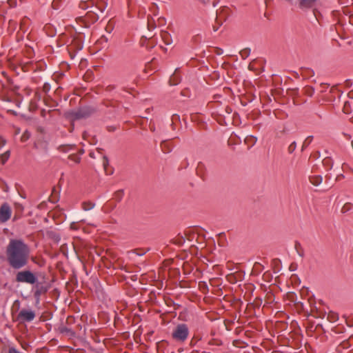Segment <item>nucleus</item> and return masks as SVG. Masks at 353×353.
Here are the masks:
<instances>
[{
    "label": "nucleus",
    "instance_id": "nucleus-1",
    "mask_svg": "<svg viewBox=\"0 0 353 353\" xmlns=\"http://www.w3.org/2000/svg\"><path fill=\"white\" fill-rule=\"evenodd\" d=\"M6 252L7 261L13 269H21L28 263L30 250L21 239H10Z\"/></svg>",
    "mask_w": 353,
    "mask_h": 353
},
{
    "label": "nucleus",
    "instance_id": "nucleus-2",
    "mask_svg": "<svg viewBox=\"0 0 353 353\" xmlns=\"http://www.w3.org/2000/svg\"><path fill=\"white\" fill-rule=\"evenodd\" d=\"M189 336V328L185 323L178 324L172 330V338L179 343H183Z\"/></svg>",
    "mask_w": 353,
    "mask_h": 353
},
{
    "label": "nucleus",
    "instance_id": "nucleus-3",
    "mask_svg": "<svg viewBox=\"0 0 353 353\" xmlns=\"http://www.w3.org/2000/svg\"><path fill=\"white\" fill-rule=\"evenodd\" d=\"M16 281L18 283H26L34 285L37 281L36 275L30 270L18 272L16 274Z\"/></svg>",
    "mask_w": 353,
    "mask_h": 353
},
{
    "label": "nucleus",
    "instance_id": "nucleus-4",
    "mask_svg": "<svg viewBox=\"0 0 353 353\" xmlns=\"http://www.w3.org/2000/svg\"><path fill=\"white\" fill-rule=\"evenodd\" d=\"M36 316L35 312L32 310L22 309L18 314L17 318L22 322H31Z\"/></svg>",
    "mask_w": 353,
    "mask_h": 353
},
{
    "label": "nucleus",
    "instance_id": "nucleus-5",
    "mask_svg": "<svg viewBox=\"0 0 353 353\" xmlns=\"http://www.w3.org/2000/svg\"><path fill=\"white\" fill-rule=\"evenodd\" d=\"M12 210L8 203H4L0 207V222L8 221L11 216Z\"/></svg>",
    "mask_w": 353,
    "mask_h": 353
},
{
    "label": "nucleus",
    "instance_id": "nucleus-6",
    "mask_svg": "<svg viewBox=\"0 0 353 353\" xmlns=\"http://www.w3.org/2000/svg\"><path fill=\"white\" fill-rule=\"evenodd\" d=\"M317 0H299V6L301 9H308L312 8Z\"/></svg>",
    "mask_w": 353,
    "mask_h": 353
},
{
    "label": "nucleus",
    "instance_id": "nucleus-7",
    "mask_svg": "<svg viewBox=\"0 0 353 353\" xmlns=\"http://www.w3.org/2000/svg\"><path fill=\"white\" fill-rule=\"evenodd\" d=\"M310 182L315 185H319L323 181V177L321 175H313L310 176Z\"/></svg>",
    "mask_w": 353,
    "mask_h": 353
},
{
    "label": "nucleus",
    "instance_id": "nucleus-8",
    "mask_svg": "<svg viewBox=\"0 0 353 353\" xmlns=\"http://www.w3.org/2000/svg\"><path fill=\"white\" fill-rule=\"evenodd\" d=\"M81 206L83 210L88 211L94 207V203L91 201H83L81 204Z\"/></svg>",
    "mask_w": 353,
    "mask_h": 353
},
{
    "label": "nucleus",
    "instance_id": "nucleus-9",
    "mask_svg": "<svg viewBox=\"0 0 353 353\" xmlns=\"http://www.w3.org/2000/svg\"><path fill=\"white\" fill-rule=\"evenodd\" d=\"M323 164L327 169H332L333 166V161L330 157H326L323 160Z\"/></svg>",
    "mask_w": 353,
    "mask_h": 353
},
{
    "label": "nucleus",
    "instance_id": "nucleus-10",
    "mask_svg": "<svg viewBox=\"0 0 353 353\" xmlns=\"http://www.w3.org/2000/svg\"><path fill=\"white\" fill-rule=\"evenodd\" d=\"M10 157V151H6L0 155V163L5 164Z\"/></svg>",
    "mask_w": 353,
    "mask_h": 353
},
{
    "label": "nucleus",
    "instance_id": "nucleus-11",
    "mask_svg": "<svg viewBox=\"0 0 353 353\" xmlns=\"http://www.w3.org/2000/svg\"><path fill=\"white\" fill-rule=\"evenodd\" d=\"M327 319L330 322H336L339 319V315L334 312H330L327 314Z\"/></svg>",
    "mask_w": 353,
    "mask_h": 353
},
{
    "label": "nucleus",
    "instance_id": "nucleus-12",
    "mask_svg": "<svg viewBox=\"0 0 353 353\" xmlns=\"http://www.w3.org/2000/svg\"><path fill=\"white\" fill-rule=\"evenodd\" d=\"M36 290L34 291V296L35 297H39L42 292H45L46 291V289H45L43 287L41 286L39 287V284L36 285Z\"/></svg>",
    "mask_w": 353,
    "mask_h": 353
},
{
    "label": "nucleus",
    "instance_id": "nucleus-13",
    "mask_svg": "<svg viewBox=\"0 0 353 353\" xmlns=\"http://www.w3.org/2000/svg\"><path fill=\"white\" fill-rule=\"evenodd\" d=\"M352 208V204L350 203H346L343 205V206L341 208V212L342 213H346L351 210Z\"/></svg>",
    "mask_w": 353,
    "mask_h": 353
},
{
    "label": "nucleus",
    "instance_id": "nucleus-14",
    "mask_svg": "<svg viewBox=\"0 0 353 353\" xmlns=\"http://www.w3.org/2000/svg\"><path fill=\"white\" fill-rule=\"evenodd\" d=\"M69 159L74 161L76 163H79L80 162L81 158L77 154H70L68 157Z\"/></svg>",
    "mask_w": 353,
    "mask_h": 353
},
{
    "label": "nucleus",
    "instance_id": "nucleus-15",
    "mask_svg": "<svg viewBox=\"0 0 353 353\" xmlns=\"http://www.w3.org/2000/svg\"><path fill=\"white\" fill-rule=\"evenodd\" d=\"M30 137V133L28 131H25L21 137V140L22 142H25L28 140Z\"/></svg>",
    "mask_w": 353,
    "mask_h": 353
},
{
    "label": "nucleus",
    "instance_id": "nucleus-16",
    "mask_svg": "<svg viewBox=\"0 0 353 353\" xmlns=\"http://www.w3.org/2000/svg\"><path fill=\"white\" fill-rule=\"evenodd\" d=\"M296 148V143L295 141L292 142L288 147L289 153H292Z\"/></svg>",
    "mask_w": 353,
    "mask_h": 353
},
{
    "label": "nucleus",
    "instance_id": "nucleus-17",
    "mask_svg": "<svg viewBox=\"0 0 353 353\" xmlns=\"http://www.w3.org/2000/svg\"><path fill=\"white\" fill-rule=\"evenodd\" d=\"M71 148H72L71 145H60L59 147V150L61 152H66L68 150L71 149Z\"/></svg>",
    "mask_w": 353,
    "mask_h": 353
},
{
    "label": "nucleus",
    "instance_id": "nucleus-18",
    "mask_svg": "<svg viewBox=\"0 0 353 353\" xmlns=\"http://www.w3.org/2000/svg\"><path fill=\"white\" fill-rule=\"evenodd\" d=\"M312 139V137H308L304 141L303 144V148L307 147L310 143L311 142Z\"/></svg>",
    "mask_w": 353,
    "mask_h": 353
},
{
    "label": "nucleus",
    "instance_id": "nucleus-19",
    "mask_svg": "<svg viewBox=\"0 0 353 353\" xmlns=\"http://www.w3.org/2000/svg\"><path fill=\"white\" fill-rule=\"evenodd\" d=\"M8 353H22L14 347H10Z\"/></svg>",
    "mask_w": 353,
    "mask_h": 353
},
{
    "label": "nucleus",
    "instance_id": "nucleus-20",
    "mask_svg": "<svg viewBox=\"0 0 353 353\" xmlns=\"http://www.w3.org/2000/svg\"><path fill=\"white\" fill-rule=\"evenodd\" d=\"M346 168L348 171L353 174V168H351L348 164L344 163H343V168Z\"/></svg>",
    "mask_w": 353,
    "mask_h": 353
},
{
    "label": "nucleus",
    "instance_id": "nucleus-21",
    "mask_svg": "<svg viewBox=\"0 0 353 353\" xmlns=\"http://www.w3.org/2000/svg\"><path fill=\"white\" fill-rule=\"evenodd\" d=\"M76 116L77 118H81L83 117L85 115L81 111H79L76 113Z\"/></svg>",
    "mask_w": 353,
    "mask_h": 353
},
{
    "label": "nucleus",
    "instance_id": "nucleus-22",
    "mask_svg": "<svg viewBox=\"0 0 353 353\" xmlns=\"http://www.w3.org/2000/svg\"><path fill=\"white\" fill-rule=\"evenodd\" d=\"M249 139L252 140L253 141V144H254L256 141V138L254 137H250V138L247 137L245 141H248Z\"/></svg>",
    "mask_w": 353,
    "mask_h": 353
},
{
    "label": "nucleus",
    "instance_id": "nucleus-23",
    "mask_svg": "<svg viewBox=\"0 0 353 353\" xmlns=\"http://www.w3.org/2000/svg\"><path fill=\"white\" fill-rule=\"evenodd\" d=\"M108 163V159L105 157H103V165H104V167H105Z\"/></svg>",
    "mask_w": 353,
    "mask_h": 353
},
{
    "label": "nucleus",
    "instance_id": "nucleus-24",
    "mask_svg": "<svg viewBox=\"0 0 353 353\" xmlns=\"http://www.w3.org/2000/svg\"><path fill=\"white\" fill-rule=\"evenodd\" d=\"M347 103H345V105H344V112H345V113H348V111H347V110L346 109V108H347Z\"/></svg>",
    "mask_w": 353,
    "mask_h": 353
},
{
    "label": "nucleus",
    "instance_id": "nucleus-25",
    "mask_svg": "<svg viewBox=\"0 0 353 353\" xmlns=\"http://www.w3.org/2000/svg\"><path fill=\"white\" fill-rule=\"evenodd\" d=\"M243 54H247V50H244L243 52H242V55Z\"/></svg>",
    "mask_w": 353,
    "mask_h": 353
},
{
    "label": "nucleus",
    "instance_id": "nucleus-26",
    "mask_svg": "<svg viewBox=\"0 0 353 353\" xmlns=\"http://www.w3.org/2000/svg\"><path fill=\"white\" fill-rule=\"evenodd\" d=\"M344 135H345V137L347 139H350V136L349 134H345Z\"/></svg>",
    "mask_w": 353,
    "mask_h": 353
},
{
    "label": "nucleus",
    "instance_id": "nucleus-27",
    "mask_svg": "<svg viewBox=\"0 0 353 353\" xmlns=\"http://www.w3.org/2000/svg\"><path fill=\"white\" fill-rule=\"evenodd\" d=\"M214 28V31H217V30H218V29H219V28H218V27H215V26H214V28Z\"/></svg>",
    "mask_w": 353,
    "mask_h": 353
},
{
    "label": "nucleus",
    "instance_id": "nucleus-28",
    "mask_svg": "<svg viewBox=\"0 0 353 353\" xmlns=\"http://www.w3.org/2000/svg\"><path fill=\"white\" fill-rule=\"evenodd\" d=\"M298 252H299V254L301 256H303V252H299V251H298Z\"/></svg>",
    "mask_w": 353,
    "mask_h": 353
},
{
    "label": "nucleus",
    "instance_id": "nucleus-29",
    "mask_svg": "<svg viewBox=\"0 0 353 353\" xmlns=\"http://www.w3.org/2000/svg\"><path fill=\"white\" fill-rule=\"evenodd\" d=\"M338 177L344 178L345 176L343 174H341V175L338 176Z\"/></svg>",
    "mask_w": 353,
    "mask_h": 353
},
{
    "label": "nucleus",
    "instance_id": "nucleus-30",
    "mask_svg": "<svg viewBox=\"0 0 353 353\" xmlns=\"http://www.w3.org/2000/svg\"><path fill=\"white\" fill-rule=\"evenodd\" d=\"M127 1H128V6H130V3H131V0H127Z\"/></svg>",
    "mask_w": 353,
    "mask_h": 353
},
{
    "label": "nucleus",
    "instance_id": "nucleus-31",
    "mask_svg": "<svg viewBox=\"0 0 353 353\" xmlns=\"http://www.w3.org/2000/svg\"><path fill=\"white\" fill-rule=\"evenodd\" d=\"M298 245H299V246H300V245H299V244L296 243V249H297Z\"/></svg>",
    "mask_w": 353,
    "mask_h": 353
},
{
    "label": "nucleus",
    "instance_id": "nucleus-32",
    "mask_svg": "<svg viewBox=\"0 0 353 353\" xmlns=\"http://www.w3.org/2000/svg\"><path fill=\"white\" fill-rule=\"evenodd\" d=\"M268 0H265V4L268 5Z\"/></svg>",
    "mask_w": 353,
    "mask_h": 353
}]
</instances>
